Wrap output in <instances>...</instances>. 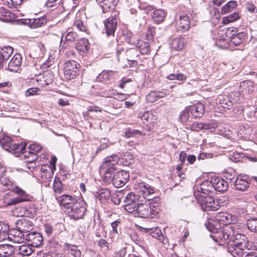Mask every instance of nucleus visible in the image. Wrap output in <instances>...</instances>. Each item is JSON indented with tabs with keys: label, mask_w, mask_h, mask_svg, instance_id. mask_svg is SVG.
I'll use <instances>...</instances> for the list:
<instances>
[{
	"label": "nucleus",
	"mask_w": 257,
	"mask_h": 257,
	"mask_svg": "<svg viewBox=\"0 0 257 257\" xmlns=\"http://www.w3.org/2000/svg\"><path fill=\"white\" fill-rule=\"evenodd\" d=\"M207 229L213 233V239L220 245L231 243L237 231L235 225H225L221 227L216 221H210L206 224Z\"/></svg>",
	"instance_id": "obj_1"
},
{
	"label": "nucleus",
	"mask_w": 257,
	"mask_h": 257,
	"mask_svg": "<svg viewBox=\"0 0 257 257\" xmlns=\"http://www.w3.org/2000/svg\"><path fill=\"white\" fill-rule=\"evenodd\" d=\"M145 203L143 200L140 202L133 215L135 217L141 218H153L158 216L160 210L159 203L157 202L160 200L159 197H155L153 200L150 201L147 199Z\"/></svg>",
	"instance_id": "obj_2"
},
{
	"label": "nucleus",
	"mask_w": 257,
	"mask_h": 257,
	"mask_svg": "<svg viewBox=\"0 0 257 257\" xmlns=\"http://www.w3.org/2000/svg\"><path fill=\"white\" fill-rule=\"evenodd\" d=\"M12 191L16 193L18 196L16 197L9 198V195L8 194H6L4 197L5 206L14 205L20 202L29 201L31 199V196L18 186H15Z\"/></svg>",
	"instance_id": "obj_3"
},
{
	"label": "nucleus",
	"mask_w": 257,
	"mask_h": 257,
	"mask_svg": "<svg viewBox=\"0 0 257 257\" xmlns=\"http://www.w3.org/2000/svg\"><path fill=\"white\" fill-rule=\"evenodd\" d=\"M0 143L5 150L16 154L24 153L26 149V144L15 143L11 137L8 136H4L1 139Z\"/></svg>",
	"instance_id": "obj_4"
},
{
	"label": "nucleus",
	"mask_w": 257,
	"mask_h": 257,
	"mask_svg": "<svg viewBox=\"0 0 257 257\" xmlns=\"http://www.w3.org/2000/svg\"><path fill=\"white\" fill-rule=\"evenodd\" d=\"M87 204L84 199H79L66 212L74 220L83 218L87 211Z\"/></svg>",
	"instance_id": "obj_5"
},
{
	"label": "nucleus",
	"mask_w": 257,
	"mask_h": 257,
	"mask_svg": "<svg viewBox=\"0 0 257 257\" xmlns=\"http://www.w3.org/2000/svg\"><path fill=\"white\" fill-rule=\"evenodd\" d=\"M232 32H236V29L229 28L220 30L216 37V45L221 48L227 49L229 47V40Z\"/></svg>",
	"instance_id": "obj_6"
},
{
	"label": "nucleus",
	"mask_w": 257,
	"mask_h": 257,
	"mask_svg": "<svg viewBox=\"0 0 257 257\" xmlns=\"http://www.w3.org/2000/svg\"><path fill=\"white\" fill-rule=\"evenodd\" d=\"M141 201V197L140 195L132 192L128 193L123 200L125 210L133 214Z\"/></svg>",
	"instance_id": "obj_7"
},
{
	"label": "nucleus",
	"mask_w": 257,
	"mask_h": 257,
	"mask_svg": "<svg viewBox=\"0 0 257 257\" xmlns=\"http://www.w3.org/2000/svg\"><path fill=\"white\" fill-rule=\"evenodd\" d=\"M231 243L235 244L241 247H244V248H249L252 250L257 249V238H254L253 242L249 241L246 235L236 232L235 236L233 238Z\"/></svg>",
	"instance_id": "obj_8"
},
{
	"label": "nucleus",
	"mask_w": 257,
	"mask_h": 257,
	"mask_svg": "<svg viewBox=\"0 0 257 257\" xmlns=\"http://www.w3.org/2000/svg\"><path fill=\"white\" fill-rule=\"evenodd\" d=\"M204 211H213L218 210L219 205L215 201L214 198L209 196L195 197Z\"/></svg>",
	"instance_id": "obj_9"
},
{
	"label": "nucleus",
	"mask_w": 257,
	"mask_h": 257,
	"mask_svg": "<svg viewBox=\"0 0 257 257\" xmlns=\"http://www.w3.org/2000/svg\"><path fill=\"white\" fill-rule=\"evenodd\" d=\"M80 64L74 60H69L65 63L64 74L66 79L71 80L79 74Z\"/></svg>",
	"instance_id": "obj_10"
},
{
	"label": "nucleus",
	"mask_w": 257,
	"mask_h": 257,
	"mask_svg": "<svg viewBox=\"0 0 257 257\" xmlns=\"http://www.w3.org/2000/svg\"><path fill=\"white\" fill-rule=\"evenodd\" d=\"M117 19L114 17H109L104 21V30L108 37H110L111 42L109 44H115L116 39L114 36V32L117 27Z\"/></svg>",
	"instance_id": "obj_11"
},
{
	"label": "nucleus",
	"mask_w": 257,
	"mask_h": 257,
	"mask_svg": "<svg viewBox=\"0 0 257 257\" xmlns=\"http://www.w3.org/2000/svg\"><path fill=\"white\" fill-rule=\"evenodd\" d=\"M216 221L221 226L222 225H234L237 221V217L236 215H232L227 212H218L216 216Z\"/></svg>",
	"instance_id": "obj_12"
},
{
	"label": "nucleus",
	"mask_w": 257,
	"mask_h": 257,
	"mask_svg": "<svg viewBox=\"0 0 257 257\" xmlns=\"http://www.w3.org/2000/svg\"><path fill=\"white\" fill-rule=\"evenodd\" d=\"M130 174L128 172L119 171L114 174L112 183L116 188L121 187L128 182Z\"/></svg>",
	"instance_id": "obj_13"
},
{
	"label": "nucleus",
	"mask_w": 257,
	"mask_h": 257,
	"mask_svg": "<svg viewBox=\"0 0 257 257\" xmlns=\"http://www.w3.org/2000/svg\"><path fill=\"white\" fill-rule=\"evenodd\" d=\"M211 179L210 180H206L204 181L202 183L197 185L196 189L194 192V195L195 197L204 196V195H208L209 193L213 191V188L212 185Z\"/></svg>",
	"instance_id": "obj_14"
},
{
	"label": "nucleus",
	"mask_w": 257,
	"mask_h": 257,
	"mask_svg": "<svg viewBox=\"0 0 257 257\" xmlns=\"http://www.w3.org/2000/svg\"><path fill=\"white\" fill-rule=\"evenodd\" d=\"M54 171L47 164L43 165L41 169V180L45 187L49 186L53 177Z\"/></svg>",
	"instance_id": "obj_15"
},
{
	"label": "nucleus",
	"mask_w": 257,
	"mask_h": 257,
	"mask_svg": "<svg viewBox=\"0 0 257 257\" xmlns=\"http://www.w3.org/2000/svg\"><path fill=\"white\" fill-rule=\"evenodd\" d=\"M235 127L237 135L239 138L244 140L249 139L252 130L248 124L246 123H239Z\"/></svg>",
	"instance_id": "obj_16"
},
{
	"label": "nucleus",
	"mask_w": 257,
	"mask_h": 257,
	"mask_svg": "<svg viewBox=\"0 0 257 257\" xmlns=\"http://www.w3.org/2000/svg\"><path fill=\"white\" fill-rule=\"evenodd\" d=\"M47 22L46 18L42 17L36 19H22L21 23L24 25L28 26L31 29H36L45 25Z\"/></svg>",
	"instance_id": "obj_17"
},
{
	"label": "nucleus",
	"mask_w": 257,
	"mask_h": 257,
	"mask_svg": "<svg viewBox=\"0 0 257 257\" xmlns=\"http://www.w3.org/2000/svg\"><path fill=\"white\" fill-rule=\"evenodd\" d=\"M56 198L60 205L66 209V212L78 201L74 197L66 194L58 197L56 196Z\"/></svg>",
	"instance_id": "obj_18"
},
{
	"label": "nucleus",
	"mask_w": 257,
	"mask_h": 257,
	"mask_svg": "<svg viewBox=\"0 0 257 257\" xmlns=\"http://www.w3.org/2000/svg\"><path fill=\"white\" fill-rule=\"evenodd\" d=\"M211 179L213 190L223 192L228 189V182L221 177L214 176L212 177Z\"/></svg>",
	"instance_id": "obj_19"
},
{
	"label": "nucleus",
	"mask_w": 257,
	"mask_h": 257,
	"mask_svg": "<svg viewBox=\"0 0 257 257\" xmlns=\"http://www.w3.org/2000/svg\"><path fill=\"white\" fill-rule=\"evenodd\" d=\"M256 87L251 81H243L240 82L239 91L241 95H248L253 94Z\"/></svg>",
	"instance_id": "obj_20"
},
{
	"label": "nucleus",
	"mask_w": 257,
	"mask_h": 257,
	"mask_svg": "<svg viewBox=\"0 0 257 257\" xmlns=\"http://www.w3.org/2000/svg\"><path fill=\"white\" fill-rule=\"evenodd\" d=\"M53 73L49 70L39 74L35 78V80L42 86H45L52 83L53 81Z\"/></svg>",
	"instance_id": "obj_21"
},
{
	"label": "nucleus",
	"mask_w": 257,
	"mask_h": 257,
	"mask_svg": "<svg viewBox=\"0 0 257 257\" xmlns=\"http://www.w3.org/2000/svg\"><path fill=\"white\" fill-rule=\"evenodd\" d=\"M26 240L30 242L32 246L38 247L42 244L43 237L40 233L34 231L26 234Z\"/></svg>",
	"instance_id": "obj_22"
},
{
	"label": "nucleus",
	"mask_w": 257,
	"mask_h": 257,
	"mask_svg": "<svg viewBox=\"0 0 257 257\" xmlns=\"http://www.w3.org/2000/svg\"><path fill=\"white\" fill-rule=\"evenodd\" d=\"M9 238L15 243H20L26 240V233L17 227L10 230Z\"/></svg>",
	"instance_id": "obj_23"
},
{
	"label": "nucleus",
	"mask_w": 257,
	"mask_h": 257,
	"mask_svg": "<svg viewBox=\"0 0 257 257\" xmlns=\"http://www.w3.org/2000/svg\"><path fill=\"white\" fill-rule=\"evenodd\" d=\"M226 246L227 251L233 257H241L244 253H247V250H250L249 248H244V247L236 245L232 243L227 244Z\"/></svg>",
	"instance_id": "obj_24"
},
{
	"label": "nucleus",
	"mask_w": 257,
	"mask_h": 257,
	"mask_svg": "<svg viewBox=\"0 0 257 257\" xmlns=\"http://www.w3.org/2000/svg\"><path fill=\"white\" fill-rule=\"evenodd\" d=\"M250 183L246 175H239L234 182L235 190L240 191H244L249 187Z\"/></svg>",
	"instance_id": "obj_25"
},
{
	"label": "nucleus",
	"mask_w": 257,
	"mask_h": 257,
	"mask_svg": "<svg viewBox=\"0 0 257 257\" xmlns=\"http://www.w3.org/2000/svg\"><path fill=\"white\" fill-rule=\"evenodd\" d=\"M116 170L115 168L107 167L100 166L99 167L100 174L102 176L103 180L107 183L112 182L113 176Z\"/></svg>",
	"instance_id": "obj_26"
},
{
	"label": "nucleus",
	"mask_w": 257,
	"mask_h": 257,
	"mask_svg": "<svg viewBox=\"0 0 257 257\" xmlns=\"http://www.w3.org/2000/svg\"><path fill=\"white\" fill-rule=\"evenodd\" d=\"M16 226L20 230H22L26 234L32 231L34 228L33 222L27 218L19 219L16 223Z\"/></svg>",
	"instance_id": "obj_27"
},
{
	"label": "nucleus",
	"mask_w": 257,
	"mask_h": 257,
	"mask_svg": "<svg viewBox=\"0 0 257 257\" xmlns=\"http://www.w3.org/2000/svg\"><path fill=\"white\" fill-rule=\"evenodd\" d=\"M15 247L8 244H0V257H17Z\"/></svg>",
	"instance_id": "obj_28"
},
{
	"label": "nucleus",
	"mask_w": 257,
	"mask_h": 257,
	"mask_svg": "<svg viewBox=\"0 0 257 257\" xmlns=\"http://www.w3.org/2000/svg\"><path fill=\"white\" fill-rule=\"evenodd\" d=\"M190 20L187 15H180L179 20L177 21V25L179 30L186 32L190 27Z\"/></svg>",
	"instance_id": "obj_29"
},
{
	"label": "nucleus",
	"mask_w": 257,
	"mask_h": 257,
	"mask_svg": "<svg viewBox=\"0 0 257 257\" xmlns=\"http://www.w3.org/2000/svg\"><path fill=\"white\" fill-rule=\"evenodd\" d=\"M22 62V57L19 54H15L11 59L8 65V69L11 71L16 72L19 70Z\"/></svg>",
	"instance_id": "obj_30"
},
{
	"label": "nucleus",
	"mask_w": 257,
	"mask_h": 257,
	"mask_svg": "<svg viewBox=\"0 0 257 257\" xmlns=\"http://www.w3.org/2000/svg\"><path fill=\"white\" fill-rule=\"evenodd\" d=\"M190 109V113L194 118H199L202 116L204 113L205 107L203 104L197 102L194 105L189 106Z\"/></svg>",
	"instance_id": "obj_31"
},
{
	"label": "nucleus",
	"mask_w": 257,
	"mask_h": 257,
	"mask_svg": "<svg viewBox=\"0 0 257 257\" xmlns=\"http://www.w3.org/2000/svg\"><path fill=\"white\" fill-rule=\"evenodd\" d=\"M25 153L26 154L27 152H26ZM24 157L28 159L30 158V159L26 161L27 163L25 166V169H28L30 171H32L36 167V165L34 161L38 159V155L30 151L28 152V155L25 154Z\"/></svg>",
	"instance_id": "obj_32"
},
{
	"label": "nucleus",
	"mask_w": 257,
	"mask_h": 257,
	"mask_svg": "<svg viewBox=\"0 0 257 257\" xmlns=\"http://www.w3.org/2000/svg\"><path fill=\"white\" fill-rule=\"evenodd\" d=\"M146 229L147 230V231L152 236V237L157 238L164 244H165L167 243H168V239L167 238H165L162 234L161 229L159 227L152 228H146Z\"/></svg>",
	"instance_id": "obj_33"
},
{
	"label": "nucleus",
	"mask_w": 257,
	"mask_h": 257,
	"mask_svg": "<svg viewBox=\"0 0 257 257\" xmlns=\"http://www.w3.org/2000/svg\"><path fill=\"white\" fill-rule=\"evenodd\" d=\"M96 2L101 8L103 13L113 10L117 3L116 0H96Z\"/></svg>",
	"instance_id": "obj_34"
},
{
	"label": "nucleus",
	"mask_w": 257,
	"mask_h": 257,
	"mask_svg": "<svg viewBox=\"0 0 257 257\" xmlns=\"http://www.w3.org/2000/svg\"><path fill=\"white\" fill-rule=\"evenodd\" d=\"M110 191L108 189H101L96 192L95 198L102 204H105L109 200Z\"/></svg>",
	"instance_id": "obj_35"
},
{
	"label": "nucleus",
	"mask_w": 257,
	"mask_h": 257,
	"mask_svg": "<svg viewBox=\"0 0 257 257\" xmlns=\"http://www.w3.org/2000/svg\"><path fill=\"white\" fill-rule=\"evenodd\" d=\"M236 32L231 33L230 38L229 40V46H238L245 39V35L244 33L241 32L235 34Z\"/></svg>",
	"instance_id": "obj_36"
},
{
	"label": "nucleus",
	"mask_w": 257,
	"mask_h": 257,
	"mask_svg": "<svg viewBox=\"0 0 257 257\" xmlns=\"http://www.w3.org/2000/svg\"><path fill=\"white\" fill-rule=\"evenodd\" d=\"M138 187L144 198L155 192L154 188L144 182L139 183Z\"/></svg>",
	"instance_id": "obj_37"
},
{
	"label": "nucleus",
	"mask_w": 257,
	"mask_h": 257,
	"mask_svg": "<svg viewBox=\"0 0 257 257\" xmlns=\"http://www.w3.org/2000/svg\"><path fill=\"white\" fill-rule=\"evenodd\" d=\"M119 157L115 154L107 157L105 159V161L100 165L107 167L115 168L114 166L117 164L119 161Z\"/></svg>",
	"instance_id": "obj_38"
},
{
	"label": "nucleus",
	"mask_w": 257,
	"mask_h": 257,
	"mask_svg": "<svg viewBox=\"0 0 257 257\" xmlns=\"http://www.w3.org/2000/svg\"><path fill=\"white\" fill-rule=\"evenodd\" d=\"M185 45V40L181 37L174 39L171 43V48L172 49L180 51L182 50Z\"/></svg>",
	"instance_id": "obj_39"
},
{
	"label": "nucleus",
	"mask_w": 257,
	"mask_h": 257,
	"mask_svg": "<svg viewBox=\"0 0 257 257\" xmlns=\"http://www.w3.org/2000/svg\"><path fill=\"white\" fill-rule=\"evenodd\" d=\"M166 16V13L162 9L155 10L152 14V18L158 24L163 22Z\"/></svg>",
	"instance_id": "obj_40"
},
{
	"label": "nucleus",
	"mask_w": 257,
	"mask_h": 257,
	"mask_svg": "<svg viewBox=\"0 0 257 257\" xmlns=\"http://www.w3.org/2000/svg\"><path fill=\"white\" fill-rule=\"evenodd\" d=\"M76 49L83 53L88 52L89 48V43L86 39H81L76 45Z\"/></svg>",
	"instance_id": "obj_41"
},
{
	"label": "nucleus",
	"mask_w": 257,
	"mask_h": 257,
	"mask_svg": "<svg viewBox=\"0 0 257 257\" xmlns=\"http://www.w3.org/2000/svg\"><path fill=\"white\" fill-rule=\"evenodd\" d=\"M232 97H222L218 100V107H221L224 109H229L233 106V101L231 99Z\"/></svg>",
	"instance_id": "obj_42"
},
{
	"label": "nucleus",
	"mask_w": 257,
	"mask_h": 257,
	"mask_svg": "<svg viewBox=\"0 0 257 257\" xmlns=\"http://www.w3.org/2000/svg\"><path fill=\"white\" fill-rule=\"evenodd\" d=\"M9 225L3 222H0V241L9 238Z\"/></svg>",
	"instance_id": "obj_43"
},
{
	"label": "nucleus",
	"mask_w": 257,
	"mask_h": 257,
	"mask_svg": "<svg viewBox=\"0 0 257 257\" xmlns=\"http://www.w3.org/2000/svg\"><path fill=\"white\" fill-rule=\"evenodd\" d=\"M248 229L254 233H257V217H250L246 220Z\"/></svg>",
	"instance_id": "obj_44"
},
{
	"label": "nucleus",
	"mask_w": 257,
	"mask_h": 257,
	"mask_svg": "<svg viewBox=\"0 0 257 257\" xmlns=\"http://www.w3.org/2000/svg\"><path fill=\"white\" fill-rule=\"evenodd\" d=\"M134 158V155L130 152L126 151L123 152L121 155V162L124 166H129L131 164V161Z\"/></svg>",
	"instance_id": "obj_45"
},
{
	"label": "nucleus",
	"mask_w": 257,
	"mask_h": 257,
	"mask_svg": "<svg viewBox=\"0 0 257 257\" xmlns=\"http://www.w3.org/2000/svg\"><path fill=\"white\" fill-rule=\"evenodd\" d=\"M137 46L139 49L140 52L143 54H148L150 50V44L143 40H139Z\"/></svg>",
	"instance_id": "obj_46"
},
{
	"label": "nucleus",
	"mask_w": 257,
	"mask_h": 257,
	"mask_svg": "<svg viewBox=\"0 0 257 257\" xmlns=\"http://www.w3.org/2000/svg\"><path fill=\"white\" fill-rule=\"evenodd\" d=\"M115 73L112 70L103 71L100 73L96 78V80L98 82H102L109 80L110 77Z\"/></svg>",
	"instance_id": "obj_47"
},
{
	"label": "nucleus",
	"mask_w": 257,
	"mask_h": 257,
	"mask_svg": "<svg viewBox=\"0 0 257 257\" xmlns=\"http://www.w3.org/2000/svg\"><path fill=\"white\" fill-rule=\"evenodd\" d=\"M0 182L1 184L5 187V189L12 190L15 186L12 181L4 175L0 177Z\"/></svg>",
	"instance_id": "obj_48"
},
{
	"label": "nucleus",
	"mask_w": 257,
	"mask_h": 257,
	"mask_svg": "<svg viewBox=\"0 0 257 257\" xmlns=\"http://www.w3.org/2000/svg\"><path fill=\"white\" fill-rule=\"evenodd\" d=\"M237 6V4L235 1H229L222 7L221 13L223 14L231 11L233 10Z\"/></svg>",
	"instance_id": "obj_49"
},
{
	"label": "nucleus",
	"mask_w": 257,
	"mask_h": 257,
	"mask_svg": "<svg viewBox=\"0 0 257 257\" xmlns=\"http://www.w3.org/2000/svg\"><path fill=\"white\" fill-rule=\"evenodd\" d=\"M190 109L189 106H186L185 109L182 110L179 115L180 121L184 123L188 121L190 113Z\"/></svg>",
	"instance_id": "obj_50"
},
{
	"label": "nucleus",
	"mask_w": 257,
	"mask_h": 257,
	"mask_svg": "<svg viewBox=\"0 0 257 257\" xmlns=\"http://www.w3.org/2000/svg\"><path fill=\"white\" fill-rule=\"evenodd\" d=\"M191 130L194 131H199L201 130L210 129L209 124L206 123L195 122L190 126Z\"/></svg>",
	"instance_id": "obj_51"
},
{
	"label": "nucleus",
	"mask_w": 257,
	"mask_h": 257,
	"mask_svg": "<svg viewBox=\"0 0 257 257\" xmlns=\"http://www.w3.org/2000/svg\"><path fill=\"white\" fill-rule=\"evenodd\" d=\"M33 252V249L29 245L23 244L19 248V253L25 256H29Z\"/></svg>",
	"instance_id": "obj_52"
},
{
	"label": "nucleus",
	"mask_w": 257,
	"mask_h": 257,
	"mask_svg": "<svg viewBox=\"0 0 257 257\" xmlns=\"http://www.w3.org/2000/svg\"><path fill=\"white\" fill-rule=\"evenodd\" d=\"M240 18L239 15L238 13H234L230 15L227 16L223 19V24H228L230 23L233 22Z\"/></svg>",
	"instance_id": "obj_53"
},
{
	"label": "nucleus",
	"mask_w": 257,
	"mask_h": 257,
	"mask_svg": "<svg viewBox=\"0 0 257 257\" xmlns=\"http://www.w3.org/2000/svg\"><path fill=\"white\" fill-rule=\"evenodd\" d=\"M125 136L127 138L135 137L137 136H142L144 135L141 131L132 128H127L125 130Z\"/></svg>",
	"instance_id": "obj_54"
},
{
	"label": "nucleus",
	"mask_w": 257,
	"mask_h": 257,
	"mask_svg": "<svg viewBox=\"0 0 257 257\" xmlns=\"http://www.w3.org/2000/svg\"><path fill=\"white\" fill-rule=\"evenodd\" d=\"M53 190L56 193H61L63 190V185L59 178L55 177L53 182Z\"/></svg>",
	"instance_id": "obj_55"
},
{
	"label": "nucleus",
	"mask_w": 257,
	"mask_h": 257,
	"mask_svg": "<svg viewBox=\"0 0 257 257\" xmlns=\"http://www.w3.org/2000/svg\"><path fill=\"white\" fill-rule=\"evenodd\" d=\"M131 239L137 245L142 247L144 250H145V247L144 246V243L141 238L136 233L133 232L130 234Z\"/></svg>",
	"instance_id": "obj_56"
},
{
	"label": "nucleus",
	"mask_w": 257,
	"mask_h": 257,
	"mask_svg": "<svg viewBox=\"0 0 257 257\" xmlns=\"http://www.w3.org/2000/svg\"><path fill=\"white\" fill-rule=\"evenodd\" d=\"M243 154L237 152H233L229 155V159L234 162H239L242 161L243 158Z\"/></svg>",
	"instance_id": "obj_57"
},
{
	"label": "nucleus",
	"mask_w": 257,
	"mask_h": 257,
	"mask_svg": "<svg viewBox=\"0 0 257 257\" xmlns=\"http://www.w3.org/2000/svg\"><path fill=\"white\" fill-rule=\"evenodd\" d=\"M13 49L11 47H7L0 51V55L5 59H8L12 54Z\"/></svg>",
	"instance_id": "obj_58"
},
{
	"label": "nucleus",
	"mask_w": 257,
	"mask_h": 257,
	"mask_svg": "<svg viewBox=\"0 0 257 257\" xmlns=\"http://www.w3.org/2000/svg\"><path fill=\"white\" fill-rule=\"evenodd\" d=\"M69 253L75 257H80L81 255V252L77 249V246L69 244L67 247Z\"/></svg>",
	"instance_id": "obj_59"
},
{
	"label": "nucleus",
	"mask_w": 257,
	"mask_h": 257,
	"mask_svg": "<svg viewBox=\"0 0 257 257\" xmlns=\"http://www.w3.org/2000/svg\"><path fill=\"white\" fill-rule=\"evenodd\" d=\"M61 1L64 9L66 11L72 10L76 8L75 5L73 4L71 0H62Z\"/></svg>",
	"instance_id": "obj_60"
},
{
	"label": "nucleus",
	"mask_w": 257,
	"mask_h": 257,
	"mask_svg": "<svg viewBox=\"0 0 257 257\" xmlns=\"http://www.w3.org/2000/svg\"><path fill=\"white\" fill-rule=\"evenodd\" d=\"M77 37V33L74 32H69L65 37V41L69 43L74 42Z\"/></svg>",
	"instance_id": "obj_61"
},
{
	"label": "nucleus",
	"mask_w": 257,
	"mask_h": 257,
	"mask_svg": "<svg viewBox=\"0 0 257 257\" xmlns=\"http://www.w3.org/2000/svg\"><path fill=\"white\" fill-rule=\"evenodd\" d=\"M41 90L37 87H32L27 89L26 92L27 96L34 95H41Z\"/></svg>",
	"instance_id": "obj_62"
},
{
	"label": "nucleus",
	"mask_w": 257,
	"mask_h": 257,
	"mask_svg": "<svg viewBox=\"0 0 257 257\" xmlns=\"http://www.w3.org/2000/svg\"><path fill=\"white\" fill-rule=\"evenodd\" d=\"M126 55L128 57L127 58L128 61L133 62L134 64L135 63L136 61L134 60H131V59L133 58L134 56H137V51L136 49L131 48L128 50L126 51Z\"/></svg>",
	"instance_id": "obj_63"
},
{
	"label": "nucleus",
	"mask_w": 257,
	"mask_h": 257,
	"mask_svg": "<svg viewBox=\"0 0 257 257\" xmlns=\"http://www.w3.org/2000/svg\"><path fill=\"white\" fill-rule=\"evenodd\" d=\"M128 248H130L131 249H133V247H132V246L123 247L121 248V249H120L118 251L115 252V256L116 257H124V256L125 255V254L127 252V250L128 249Z\"/></svg>",
	"instance_id": "obj_64"
}]
</instances>
